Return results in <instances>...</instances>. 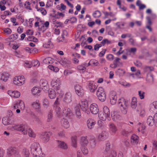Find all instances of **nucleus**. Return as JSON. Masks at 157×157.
I'll list each match as a JSON object with an SVG mask.
<instances>
[{"label": "nucleus", "mask_w": 157, "mask_h": 157, "mask_svg": "<svg viewBox=\"0 0 157 157\" xmlns=\"http://www.w3.org/2000/svg\"><path fill=\"white\" fill-rule=\"evenodd\" d=\"M12 128L15 130L20 131L24 135H27L28 134L30 137L34 138L35 137V135L33 132L32 129L29 128L26 124H15L13 125Z\"/></svg>", "instance_id": "obj_1"}, {"label": "nucleus", "mask_w": 157, "mask_h": 157, "mask_svg": "<svg viewBox=\"0 0 157 157\" xmlns=\"http://www.w3.org/2000/svg\"><path fill=\"white\" fill-rule=\"evenodd\" d=\"M31 152L34 157H43L40 144L37 142L33 143L31 146Z\"/></svg>", "instance_id": "obj_2"}, {"label": "nucleus", "mask_w": 157, "mask_h": 157, "mask_svg": "<svg viewBox=\"0 0 157 157\" xmlns=\"http://www.w3.org/2000/svg\"><path fill=\"white\" fill-rule=\"evenodd\" d=\"M6 153L9 157H18L19 156L17 148L14 147H9L7 149Z\"/></svg>", "instance_id": "obj_3"}, {"label": "nucleus", "mask_w": 157, "mask_h": 157, "mask_svg": "<svg viewBox=\"0 0 157 157\" xmlns=\"http://www.w3.org/2000/svg\"><path fill=\"white\" fill-rule=\"evenodd\" d=\"M79 105L82 111L87 114L90 113L89 110L88 103L87 100H82L79 102Z\"/></svg>", "instance_id": "obj_4"}, {"label": "nucleus", "mask_w": 157, "mask_h": 157, "mask_svg": "<svg viewBox=\"0 0 157 157\" xmlns=\"http://www.w3.org/2000/svg\"><path fill=\"white\" fill-rule=\"evenodd\" d=\"M25 79L23 76H16L13 79V82L14 84L19 86L24 83Z\"/></svg>", "instance_id": "obj_5"}, {"label": "nucleus", "mask_w": 157, "mask_h": 157, "mask_svg": "<svg viewBox=\"0 0 157 157\" xmlns=\"http://www.w3.org/2000/svg\"><path fill=\"white\" fill-rule=\"evenodd\" d=\"M118 104L120 107V109L122 113L124 114H126L127 112L128 107L126 101L123 99V101H119Z\"/></svg>", "instance_id": "obj_6"}, {"label": "nucleus", "mask_w": 157, "mask_h": 157, "mask_svg": "<svg viewBox=\"0 0 157 157\" xmlns=\"http://www.w3.org/2000/svg\"><path fill=\"white\" fill-rule=\"evenodd\" d=\"M58 62L66 67H70L71 62L67 59L64 57H61L58 59Z\"/></svg>", "instance_id": "obj_7"}, {"label": "nucleus", "mask_w": 157, "mask_h": 157, "mask_svg": "<svg viewBox=\"0 0 157 157\" xmlns=\"http://www.w3.org/2000/svg\"><path fill=\"white\" fill-rule=\"evenodd\" d=\"M75 92L79 97H82L84 94V90L81 86L79 84H76L74 86Z\"/></svg>", "instance_id": "obj_8"}, {"label": "nucleus", "mask_w": 157, "mask_h": 157, "mask_svg": "<svg viewBox=\"0 0 157 157\" xmlns=\"http://www.w3.org/2000/svg\"><path fill=\"white\" fill-rule=\"evenodd\" d=\"M109 98L110 103L112 105L115 104L117 101V96L116 92L111 91L109 94Z\"/></svg>", "instance_id": "obj_9"}, {"label": "nucleus", "mask_w": 157, "mask_h": 157, "mask_svg": "<svg viewBox=\"0 0 157 157\" xmlns=\"http://www.w3.org/2000/svg\"><path fill=\"white\" fill-rule=\"evenodd\" d=\"M51 85L53 89L57 91L60 88V82L59 79H53L51 82Z\"/></svg>", "instance_id": "obj_10"}, {"label": "nucleus", "mask_w": 157, "mask_h": 157, "mask_svg": "<svg viewBox=\"0 0 157 157\" xmlns=\"http://www.w3.org/2000/svg\"><path fill=\"white\" fill-rule=\"evenodd\" d=\"M90 109L91 113L94 114H97L98 111L99 109L97 104L93 103L90 105Z\"/></svg>", "instance_id": "obj_11"}, {"label": "nucleus", "mask_w": 157, "mask_h": 157, "mask_svg": "<svg viewBox=\"0 0 157 157\" xmlns=\"http://www.w3.org/2000/svg\"><path fill=\"white\" fill-rule=\"evenodd\" d=\"M121 59L118 57L115 58L113 62V63L110 65V67L112 68H115L119 66L120 65H122V63L120 62Z\"/></svg>", "instance_id": "obj_12"}, {"label": "nucleus", "mask_w": 157, "mask_h": 157, "mask_svg": "<svg viewBox=\"0 0 157 157\" xmlns=\"http://www.w3.org/2000/svg\"><path fill=\"white\" fill-rule=\"evenodd\" d=\"M72 98L71 94L69 92H67L64 95L63 101L67 103H68L72 101Z\"/></svg>", "instance_id": "obj_13"}, {"label": "nucleus", "mask_w": 157, "mask_h": 157, "mask_svg": "<svg viewBox=\"0 0 157 157\" xmlns=\"http://www.w3.org/2000/svg\"><path fill=\"white\" fill-rule=\"evenodd\" d=\"M51 134L49 132H43L40 137L44 143H47L49 140Z\"/></svg>", "instance_id": "obj_14"}, {"label": "nucleus", "mask_w": 157, "mask_h": 157, "mask_svg": "<svg viewBox=\"0 0 157 157\" xmlns=\"http://www.w3.org/2000/svg\"><path fill=\"white\" fill-rule=\"evenodd\" d=\"M87 89L90 92L93 93L97 89V86L93 82H90L86 86Z\"/></svg>", "instance_id": "obj_15"}, {"label": "nucleus", "mask_w": 157, "mask_h": 157, "mask_svg": "<svg viewBox=\"0 0 157 157\" xmlns=\"http://www.w3.org/2000/svg\"><path fill=\"white\" fill-rule=\"evenodd\" d=\"M40 84L43 90H46L48 89V83L46 79H41L40 81Z\"/></svg>", "instance_id": "obj_16"}, {"label": "nucleus", "mask_w": 157, "mask_h": 157, "mask_svg": "<svg viewBox=\"0 0 157 157\" xmlns=\"http://www.w3.org/2000/svg\"><path fill=\"white\" fill-rule=\"evenodd\" d=\"M111 117L113 120L114 121L121 119V117L120 113L117 111H114L111 114Z\"/></svg>", "instance_id": "obj_17"}, {"label": "nucleus", "mask_w": 157, "mask_h": 157, "mask_svg": "<svg viewBox=\"0 0 157 157\" xmlns=\"http://www.w3.org/2000/svg\"><path fill=\"white\" fill-rule=\"evenodd\" d=\"M109 129L110 132L113 135L115 134L117 130V128L116 126L113 123H110L109 124Z\"/></svg>", "instance_id": "obj_18"}, {"label": "nucleus", "mask_w": 157, "mask_h": 157, "mask_svg": "<svg viewBox=\"0 0 157 157\" xmlns=\"http://www.w3.org/2000/svg\"><path fill=\"white\" fill-rule=\"evenodd\" d=\"M8 93L11 97L14 98H18L20 95V93L17 91L9 90L8 91Z\"/></svg>", "instance_id": "obj_19"}, {"label": "nucleus", "mask_w": 157, "mask_h": 157, "mask_svg": "<svg viewBox=\"0 0 157 157\" xmlns=\"http://www.w3.org/2000/svg\"><path fill=\"white\" fill-rule=\"evenodd\" d=\"M96 123L95 121L91 119H89L87 121V124L88 128L90 129L93 128Z\"/></svg>", "instance_id": "obj_20"}, {"label": "nucleus", "mask_w": 157, "mask_h": 157, "mask_svg": "<svg viewBox=\"0 0 157 157\" xmlns=\"http://www.w3.org/2000/svg\"><path fill=\"white\" fill-rule=\"evenodd\" d=\"M32 105L38 112H40V106L39 100H36L35 101L33 102Z\"/></svg>", "instance_id": "obj_21"}, {"label": "nucleus", "mask_w": 157, "mask_h": 157, "mask_svg": "<svg viewBox=\"0 0 157 157\" xmlns=\"http://www.w3.org/2000/svg\"><path fill=\"white\" fill-rule=\"evenodd\" d=\"M61 125L65 128H67L70 127L69 123L68 120L64 118L62 119L60 121Z\"/></svg>", "instance_id": "obj_22"}, {"label": "nucleus", "mask_w": 157, "mask_h": 157, "mask_svg": "<svg viewBox=\"0 0 157 157\" xmlns=\"http://www.w3.org/2000/svg\"><path fill=\"white\" fill-rule=\"evenodd\" d=\"M98 117L99 119L102 121H105L107 118L109 120L110 119V117L103 113L102 112H100L99 113Z\"/></svg>", "instance_id": "obj_23"}, {"label": "nucleus", "mask_w": 157, "mask_h": 157, "mask_svg": "<svg viewBox=\"0 0 157 157\" xmlns=\"http://www.w3.org/2000/svg\"><path fill=\"white\" fill-rule=\"evenodd\" d=\"M63 116L66 117H69L72 115V113L70 109L69 108H66L63 109Z\"/></svg>", "instance_id": "obj_24"}, {"label": "nucleus", "mask_w": 157, "mask_h": 157, "mask_svg": "<svg viewBox=\"0 0 157 157\" xmlns=\"http://www.w3.org/2000/svg\"><path fill=\"white\" fill-rule=\"evenodd\" d=\"M9 74L6 72H3L0 74V79L4 82H6L9 77Z\"/></svg>", "instance_id": "obj_25"}, {"label": "nucleus", "mask_w": 157, "mask_h": 157, "mask_svg": "<svg viewBox=\"0 0 157 157\" xmlns=\"http://www.w3.org/2000/svg\"><path fill=\"white\" fill-rule=\"evenodd\" d=\"M55 111L56 115L59 118H62L63 116V112H62L61 109L59 106H57L55 108Z\"/></svg>", "instance_id": "obj_26"}, {"label": "nucleus", "mask_w": 157, "mask_h": 157, "mask_svg": "<svg viewBox=\"0 0 157 157\" xmlns=\"http://www.w3.org/2000/svg\"><path fill=\"white\" fill-rule=\"evenodd\" d=\"M156 122L154 121L153 117L151 116H149L147 120V123L149 126H152L153 124L156 123Z\"/></svg>", "instance_id": "obj_27"}, {"label": "nucleus", "mask_w": 157, "mask_h": 157, "mask_svg": "<svg viewBox=\"0 0 157 157\" xmlns=\"http://www.w3.org/2000/svg\"><path fill=\"white\" fill-rule=\"evenodd\" d=\"M139 139L138 136L134 134L131 137V142L132 144H136L138 143Z\"/></svg>", "instance_id": "obj_28"}, {"label": "nucleus", "mask_w": 157, "mask_h": 157, "mask_svg": "<svg viewBox=\"0 0 157 157\" xmlns=\"http://www.w3.org/2000/svg\"><path fill=\"white\" fill-rule=\"evenodd\" d=\"M157 110V101L153 102L150 105V110L151 112H154Z\"/></svg>", "instance_id": "obj_29"}, {"label": "nucleus", "mask_w": 157, "mask_h": 157, "mask_svg": "<svg viewBox=\"0 0 157 157\" xmlns=\"http://www.w3.org/2000/svg\"><path fill=\"white\" fill-rule=\"evenodd\" d=\"M106 133L105 131L102 132L98 136V139L99 141H101L105 140L106 138Z\"/></svg>", "instance_id": "obj_30"}, {"label": "nucleus", "mask_w": 157, "mask_h": 157, "mask_svg": "<svg viewBox=\"0 0 157 157\" xmlns=\"http://www.w3.org/2000/svg\"><path fill=\"white\" fill-rule=\"evenodd\" d=\"M81 143L82 146H86L88 144L89 142L87 140V136H82L81 138Z\"/></svg>", "instance_id": "obj_31"}, {"label": "nucleus", "mask_w": 157, "mask_h": 157, "mask_svg": "<svg viewBox=\"0 0 157 157\" xmlns=\"http://www.w3.org/2000/svg\"><path fill=\"white\" fill-rule=\"evenodd\" d=\"M75 110L76 117L78 118H80L81 116V113L79 106L77 105L75 107Z\"/></svg>", "instance_id": "obj_32"}, {"label": "nucleus", "mask_w": 157, "mask_h": 157, "mask_svg": "<svg viewBox=\"0 0 157 157\" xmlns=\"http://www.w3.org/2000/svg\"><path fill=\"white\" fill-rule=\"evenodd\" d=\"M2 123L5 125H8L11 124L10 119L6 117L2 118Z\"/></svg>", "instance_id": "obj_33"}, {"label": "nucleus", "mask_w": 157, "mask_h": 157, "mask_svg": "<svg viewBox=\"0 0 157 157\" xmlns=\"http://www.w3.org/2000/svg\"><path fill=\"white\" fill-rule=\"evenodd\" d=\"M40 91V89L36 87H34L32 89V93L34 95H39Z\"/></svg>", "instance_id": "obj_34"}, {"label": "nucleus", "mask_w": 157, "mask_h": 157, "mask_svg": "<svg viewBox=\"0 0 157 157\" xmlns=\"http://www.w3.org/2000/svg\"><path fill=\"white\" fill-rule=\"evenodd\" d=\"M105 93L104 91L103 88L101 87H99L98 89H97L96 91V95H104L105 94Z\"/></svg>", "instance_id": "obj_35"}, {"label": "nucleus", "mask_w": 157, "mask_h": 157, "mask_svg": "<svg viewBox=\"0 0 157 157\" xmlns=\"http://www.w3.org/2000/svg\"><path fill=\"white\" fill-rule=\"evenodd\" d=\"M131 106L132 108L134 109H136L137 106L136 98L135 97H133L132 99Z\"/></svg>", "instance_id": "obj_36"}, {"label": "nucleus", "mask_w": 157, "mask_h": 157, "mask_svg": "<svg viewBox=\"0 0 157 157\" xmlns=\"http://www.w3.org/2000/svg\"><path fill=\"white\" fill-rule=\"evenodd\" d=\"M48 96L51 99H54L56 98V93L53 89H51L48 92Z\"/></svg>", "instance_id": "obj_37"}, {"label": "nucleus", "mask_w": 157, "mask_h": 157, "mask_svg": "<svg viewBox=\"0 0 157 157\" xmlns=\"http://www.w3.org/2000/svg\"><path fill=\"white\" fill-rule=\"evenodd\" d=\"M54 59L51 57H47L44 59L43 62L46 64H51L53 62Z\"/></svg>", "instance_id": "obj_38"}, {"label": "nucleus", "mask_w": 157, "mask_h": 157, "mask_svg": "<svg viewBox=\"0 0 157 157\" xmlns=\"http://www.w3.org/2000/svg\"><path fill=\"white\" fill-rule=\"evenodd\" d=\"M58 146L63 149H66L67 148V144L64 142L62 141H59Z\"/></svg>", "instance_id": "obj_39"}, {"label": "nucleus", "mask_w": 157, "mask_h": 157, "mask_svg": "<svg viewBox=\"0 0 157 157\" xmlns=\"http://www.w3.org/2000/svg\"><path fill=\"white\" fill-rule=\"evenodd\" d=\"M53 114L52 113L51 111H49L47 119V121L48 122H51L52 119Z\"/></svg>", "instance_id": "obj_40"}, {"label": "nucleus", "mask_w": 157, "mask_h": 157, "mask_svg": "<svg viewBox=\"0 0 157 157\" xmlns=\"http://www.w3.org/2000/svg\"><path fill=\"white\" fill-rule=\"evenodd\" d=\"M146 80L151 83H152L153 82V77L152 74L147 75Z\"/></svg>", "instance_id": "obj_41"}, {"label": "nucleus", "mask_w": 157, "mask_h": 157, "mask_svg": "<svg viewBox=\"0 0 157 157\" xmlns=\"http://www.w3.org/2000/svg\"><path fill=\"white\" fill-rule=\"evenodd\" d=\"M90 143L91 146L92 147H95L96 144V139L94 136H92L90 140Z\"/></svg>", "instance_id": "obj_42"}, {"label": "nucleus", "mask_w": 157, "mask_h": 157, "mask_svg": "<svg viewBox=\"0 0 157 157\" xmlns=\"http://www.w3.org/2000/svg\"><path fill=\"white\" fill-rule=\"evenodd\" d=\"M101 13L99 10L94 11L93 13V17L95 18H99L101 16Z\"/></svg>", "instance_id": "obj_43"}, {"label": "nucleus", "mask_w": 157, "mask_h": 157, "mask_svg": "<svg viewBox=\"0 0 157 157\" xmlns=\"http://www.w3.org/2000/svg\"><path fill=\"white\" fill-rule=\"evenodd\" d=\"M43 105L44 107L47 108L49 106V102L48 99L44 98L42 100Z\"/></svg>", "instance_id": "obj_44"}, {"label": "nucleus", "mask_w": 157, "mask_h": 157, "mask_svg": "<svg viewBox=\"0 0 157 157\" xmlns=\"http://www.w3.org/2000/svg\"><path fill=\"white\" fill-rule=\"evenodd\" d=\"M103 113L106 114L109 117H110V113L109 109L107 106H104L103 108V111L102 112Z\"/></svg>", "instance_id": "obj_45"}, {"label": "nucleus", "mask_w": 157, "mask_h": 157, "mask_svg": "<svg viewBox=\"0 0 157 157\" xmlns=\"http://www.w3.org/2000/svg\"><path fill=\"white\" fill-rule=\"evenodd\" d=\"M125 23L122 22H118L116 23V25L118 28L121 29H123L124 28V26L125 25Z\"/></svg>", "instance_id": "obj_46"}, {"label": "nucleus", "mask_w": 157, "mask_h": 157, "mask_svg": "<svg viewBox=\"0 0 157 157\" xmlns=\"http://www.w3.org/2000/svg\"><path fill=\"white\" fill-rule=\"evenodd\" d=\"M53 24L54 25H57L56 26L58 27H61L63 25V24L60 22L57 21L56 19L54 18L52 19Z\"/></svg>", "instance_id": "obj_47"}, {"label": "nucleus", "mask_w": 157, "mask_h": 157, "mask_svg": "<svg viewBox=\"0 0 157 157\" xmlns=\"http://www.w3.org/2000/svg\"><path fill=\"white\" fill-rule=\"evenodd\" d=\"M98 99L99 100L102 102H103L105 101L106 99V95L103 94V95H97Z\"/></svg>", "instance_id": "obj_48"}, {"label": "nucleus", "mask_w": 157, "mask_h": 157, "mask_svg": "<svg viewBox=\"0 0 157 157\" xmlns=\"http://www.w3.org/2000/svg\"><path fill=\"white\" fill-rule=\"evenodd\" d=\"M153 67L151 66H145L144 69V71L147 72H150L153 70Z\"/></svg>", "instance_id": "obj_49"}, {"label": "nucleus", "mask_w": 157, "mask_h": 157, "mask_svg": "<svg viewBox=\"0 0 157 157\" xmlns=\"http://www.w3.org/2000/svg\"><path fill=\"white\" fill-rule=\"evenodd\" d=\"M17 102L19 106V109H24L25 108V106L23 102L21 100H19L17 101Z\"/></svg>", "instance_id": "obj_50"}, {"label": "nucleus", "mask_w": 157, "mask_h": 157, "mask_svg": "<svg viewBox=\"0 0 157 157\" xmlns=\"http://www.w3.org/2000/svg\"><path fill=\"white\" fill-rule=\"evenodd\" d=\"M77 69L79 70H82L85 71L86 69L84 63H82L81 65H78L77 67Z\"/></svg>", "instance_id": "obj_51"}, {"label": "nucleus", "mask_w": 157, "mask_h": 157, "mask_svg": "<svg viewBox=\"0 0 157 157\" xmlns=\"http://www.w3.org/2000/svg\"><path fill=\"white\" fill-rule=\"evenodd\" d=\"M117 153L114 150H112L109 152V157H116Z\"/></svg>", "instance_id": "obj_52"}, {"label": "nucleus", "mask_w": 157, "mask_h": 157, "mask_svg": "<svg viewBox=\"0 0 157 157\" xmlns=\"http://www.w3.org/2000/svg\"><path fill=\"white\" fill-rule=\"evenodd\" d=\"M86 146H82L81 150L82 152L84 155H86L88 153V150Z\"/></svg>", "instance_id": "obj_53"}, {"label": "nucleus", "mask_w": 157, "mask_h": 157, "mask_svg": "<svg viewBox=\"0 0 157 157\" xmlns=\"http://www.w3.org/2000/svg\"><path fill=\"white\" fill-rule=\"evenodd\" d=\"M23 154L25 156L28 157L29 155V151L27 149H24L23 151Z\"/></svg>", "instance_id": "obj_54"}, {"label": "nucleus", "mask_w": 157, "mask_h": 157, "mask_svg": "<svg viewBox=\"0 0 157 157\" xmlns=\"http://www.w3.org/2000/svg\"><path fill=\"white\" fill-rule=\"evenodd\" d=\"M110 43V41H109L107 39H105L103 40L101 42V44L102 46H104L106 44H109Z\"/></svg>", "instance_id": "obj_55"}, {"label": "nucleus", "mask_w": 157, "mask_h": 157, "mask_svg": "<svg viewBox=\"0 0 157 157\" xmlns=\"http://www.w3.org/2000/svg\"><path fill=\"white\" fill-rule=\"evenodd\" d=\"M116 72L120 75H124L125 72L122 69H119L116 71Z\"/></svg>", "instance_id": "obj_56"}, {"label": "nucleus", "mask_w": 157, "mask_h": 157, "mask_svg": "<svg viewBox=\"0 0 157 157\" xmlns=\"http://www.w3.org/2000/svg\"><path fill=\"white\" fill-rule=\"evenodd\" d=\"M144 92L141 90L138 91V94L140 99H142L144 98Z\"/></svg>", "instance_id": "obj_57"}, {"label": "nucleus", "mask_w": 157, "mask_h": 157, "mask_svg": "<svg viewBox=\"0 0 157 157\" xmlns=\"http://www.w3.org/2000/svg\"><path fill=\"white\" fill-rule=\"evenodd\" d=\"M73 71L70 70H65L64 72V74L65 76H67L69 74H72Z\"/></svg>", "instance_id": "obj_58"}, {"label": "nucleus", "mask_w": 157, "mask_h": 157, "mask_svg": "<svg viewBox=\"0 0 157 157\" xmlns=\"http://www.w3.org/2000/svg\"><path fill=\"white\" fill-rule=\"evenodd\" d=\"M76 137H72L71 138V140L73 146L74 147H76Z\"/></svg>", "instance_id": "obj_59"}, {"label": "nucleus", "mask_w": 157, "mask_h": 157, "mask_svg": "<svg viewBox=\"0 0 157 157\" xmlns=\"http://www.w3.org/2000/svg\"><path fill=\"white\" fill-rule=\"evenodd\" d=\"M30 3L28 1H26L24 4L25 6V8L31 10V8L30 6Z\"/></svg>", "instance_id": "obj_60"}, {"label": "nucleus", "mask_w": 157, "mask_h": 157, "mask_svg": "<svg viewBox=\"0 0 157 157\" xmlns=\"http://www.w3.org/2000/svg\"><path fill=\"white\" fill-rule=\"evenodd\" d=\"M90 62L91 63V65L93 64L96 66H98V62L97 60L94 59H92L90 60Z\"/></svg>", "instance_id": "obj_61"}, {"label": "nucleus", "mask_w": 157, "mask_h": 157, "mask_svg": "<svg viewBox=\"0 0 157 157\" xmlns=\"http://www.w3.org/2000/svg\"><path fill=\"white\" fill-rule=\"evenodd\" d=\"M4 32L7 34H9L11 33L12 31L10 28H7L4 29Z\"/></svg>", "instance_id": "obj_62"}, {"label": "nucleus", "mask_w": 157, "mask_h": 157, "mask_svg": "<svg viewBox=\"0 0 157 157\" xmlns=\"http://www.w3.org/2000/svg\"><path fill=\"white\" fill-rule=\"evenodd\" d=\"M106 58L109 60L112 61L114 59V56L112 54H109L106 56Z\"/></svg>", "instance_id": "obj_63"}, {"label": "nucleus", "mask_w": 157, "mask_h": 157, "mask_svg": "<svg viewBox=\"0 0 157 157\" xmlns=\"http://www.w3.org/2000/svg\"><path fill=\"white\" fill-rule=\"evenodd\" d=\"M39 11L43 15H45L47 14V11L46 10L43 8L41 7L40 10H39Z\"/></svg>", "instance_id": "obj_64"}]
</instances>
